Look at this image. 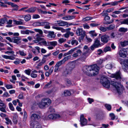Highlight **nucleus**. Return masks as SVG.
<instances>
[{
  "label": "nucleus",
  "mask_w": 128,
  "mask_h": 128,
  "mask_svg": "<svg viewBox=\"0 0 128 128\" xmlns=\"http://www.w3.org/2000/svg\"><path fill=\"white\" fill-rule=\"evenodd\" d=\"M100 82L104 86L108 88L110 87L111 84L116 89L118 93L120 94H121L124 90V88L120 82L112 81L110 83V81L104 76H101Z\"/></svg>",
  "instance_id": "1"
},
{
  "label": "nucleus",
  "mask_w": 128,
  "mask_h": 128,
  "mask_svg": "<svg viewBox=\"0 0 128 128\" xmlns=\"http://www.w3.org/2000/svg\"><path fill=\"white\" fill-rule=\"evenodd\" d=\"M99 69L96 64H94L89 66H84L83 68V70L86 75L90 76L97 74Z\"/></svg>",
  "instance_id": "2"
},
{
  "label": "nucleus",
  "mask_w": 128,
  "mask_h": 128,
  "mask_svg": "<svg viewBox=\"0 0 128 128\" xmlns=\"http://www.w3.org/2000/svg\"><path fill=\"white\" fill-rule=\"evenodd\" d=\"M51 103V100L48 98H45L42 99L38 104L41 108H44L49 105Z\"/></svg>",
  "instance_id": "3"
},
{
  "label": "nucleus",
  "mask_w": 128,
  "mask_h": 128,
  "mask_svg": "<svg viewBox=\"0 0 128 128\" xmlns=\"http://www.w3.org/2000/svg\"><path fill=\"white\" fill-rule=\"evenodd\" d=\"M75 68L74 65L72 63L68 64L66 66L65 70L64 72V75L66 76L71 74Z\"/></svg>",
  "instance_id": "4"
},
{
  "label": "nucleus",
  "mask_w": 128,
  "mask_h": 128,
  "mask_svg": "<svg viewBox=\"0 0 128 128\" xmlns=\"http://www.w3.org/2000/svg\"><path fill=\"white\" fill-rule=\"evenodd\" d=\"M76 33L77 36H80V38L81 40H83L86 35V32L83 30L82 29L78 28L76 30Z\"/></svg>",
  "instance_id": "5"
},
{
  "label": "nucleus",
  "mask_w": 128,
  "mask_h": 128,
  "mask_svg": "<svg viewBox=\"0 0 128 128\" xmlns=\"http://www.w3.org/2000/svg\"><path fill=\"white\" fill-rule=\"evenodd\" d=\"M42 114L39 112L36 113H34L32 114L30 118L32 120L36 121L35 120H38L40 118Z\"/></svg>",
  "instance_id": "6"
},
{
  "label": "nucleus",
  "mask_w": 128,
  "mask_h": 128,
  "mask_svg": "<svg viewBox=\"0 0 128 128\" xmlns=\"http://www.w3.org/2000/svg\"><path fill=\"white\" fill-rule=\"evenodd\" d=\"M101 41L104 44H106L110 40V37L108 35L105 34L102 35L100 37Z\"/></svg>",
  "instance_id": "7"
},
{
  "label": "nucleus",
  "mask_w": 128,
  "mask_h": 128,
  "mask_svg": "<svg viewBox=\"0 0 128 128\" xmlns=\"http://www.w3.org/2000/svg\"><path fill=\"white\" fill-rule=\"evenodd\" d=\"M31 128H42L40 124L37 121H34L30 123Z\"/></svg>",
  "instance_id": "8"
},
{
  "label": "nucleus",
  "mask_w": 128,
  "mask_h": 128,
  "mask_svg": "<svg viewBox=\"0 0 128 128\" xmlns=\"http://www.w3.org/2000/svg\"><path fill=\"white\" fill-rule=\"evenodd\" d=\"M111 77L112 78H115L117 80H120L121 78V73L120 71H118L114 74H111Z\"/></svg>",
  "instance_id": "9"
},
{
  "label": "nucleus",
  "mask_w": 128,
  "mask_h": 128,
  "mask_svg": "<svg viewBox=\"0 0 128 128\" xmlns=\"http://www.w3.org/2000/svg\"><path fill=\"white\" fill-rule=\"evenodd\" d=\"M49 23L47 22H37L34 23L33 25L34 26H42L49 24Z\"/></svg>",
  "instance_id": "10"
},
{
  "label": "nucleus",
  "mask_w": 128,
  "mask_h": 128,
  "mask_svg": "<svg viewBox=\"0 0 128 128\" xmlns=\"http://www.w3.org/2000/svg\"><path fill=\"white\" fill-rule=\"evenodd\" d=\"M60 117L58 114H51L48 116V119L54 120L59 118Z\"/></svg>",
  "instance_id": "11"
},
{
  "label": "nucleus",
  "mask_w": 128,
  "mask_h": 128,
  "mask_svg": "<svg viewBox=\"0 0 128 128\" xmlns=\"http://www.w3.org/2000/svg\"><path fill=\"white\" fill-rule=\"evenodd\" d=\"M80 122L82 126L86 125L87 123V120L84 117V115H81L80 116Z\"/></svg>",
  "instance_id": "12"
},
{
  "label": "nucleus",
  "mask_w": 128,
  "mask_h": 128,
  "mask_svg": "<svg viewBox=\"0 0 128 128\" xmlns=\"http://www.w3.org/2000/svg\"><path fill=\"white\" fill-rule=\"evenodd\" d=\"M117 54L122 58H124L126 56V52L124 50L121 49L118 52Z\"/></svg>",
  "instance_id": "13"
},
{
  "label": "nucleus",
  "mask_w": 128,
  "mask_h": 128,
  "mask_svg": "<svg viewBox=\"0 0 128 128\" xmlns=\"http://www.w3.org/2000/svg\"><path fill=\"white\" fill-rule=\"evenodd\" d=\"M105 22H104V24H108L112 23L114 21L113 20H112L110 21H108V20L110 19V17L108 16H105L104 18Z\"/></svg>",
  "instance_id": "14"
},
{
  "label": "nucleus",
  "mask_w": 128,
  "mask_h": 128,
  "mask_svg": "<svg viewBox=\"0 0 128 128\" xmlns=\"http://www.w3.org/2000/svg\"><path fill=\"white\" fill-rule=\"evenodd\" d=\"M124 63V66H123L122 69L125 72H126V70H128V59H125Z\"/></svg>",
  "instance_id": "15"
},
{
  "label": "nucleus",
  "mask_w": 128,
  "mask_h": 128,
  "mask_svg": "<svg viewBox=\"0 0 128 128\" xmlns=\"http://www.w3.org/2000/svg\"><path fill=\"white\" fill-rule=\"evenodd\" d=\"M57 24L59 26H63L68 25V23L67 22L62 20H58L56 21Z\"/></svg>",
  "instance_id": "16"
},
{
  "label": "nucleus",
  "mask_w": 128,
  "mask_h": 128,
  "mask_svg": "<svg viewBox=\"0 0 128 128\" xmlns=\"http://www.w3.org/2000/svg\"><path fill=\"white\" fill-rule=\"evenodd\" d=\"M34 30L36 32L39 33V34H37L36 36H38L40 37L43 36V32L42 30L39 29H34Z\"/></svg>",
  "instance_id": "17"
},
{
  "label": "nucleus",
  "mask_w": 128,
  "mask_h": 128,
  "mask_svg": "<svg viewBox=\"0 0 128 128\" xmlns=\"http://www.w3.org/2000/svg\"><path fill=\"white\" fill-rule=\"evenodd\" d=\"M101 43L99 40L98 38L95 40L94 44L96 48H98L101 46Z\"/></svg>",
  "instance_id": "18"
},
{
  "label": "nucleus",
  "mask_w": 128,
  "mask_h": 128,
  "mask_svg": "<svg viewBox=\"0 0 128 128\" xmlns=\"http://www.w3.org/2000/svg\"><path fill=\"white\" fill-rule=\"evenodd\" d=\"M75 18L74 16L67 15L62 18V19L65 20H69L73 19Z\"/></svg>",
  "instance_id": "19"
},
{
  "label": "nucleus",
  "mask_w": 128,
  "mask_h": 128,
  "mask_svg": "<svg viewBox=\"0 0 128 128\" xmlns=\"http://www.w3.org/2000/svg\"><path fill=\"white\" fill-rule=\"evenodd\" d=\"M71 94V93L70 91L67 90H65L62 93L61 96H62L63 97L70 96Z\"/></svg>",
  "instance_id": "20"
},
{
  "label": "nucleus",
  "mask_w": 128,
  "mask_h": 128,
  "mask_svg": "<svg viewBox=\"0 0 128 128\" xmlns=\"http://www.w3.org/2000/svg\"><path fill=\"white\" fill-rule=\"evenodd\" d=\"M3 16L4 18H1L0 19V23L1 24H4L6 22L8 21V19L6 17H8V16L5 15H4Z\"/></svg>",
  "instance_id": "21"
},
{
  "label": "nucleus",
  "mask_w": 128,
  "mask_h": 128,
  "mask_svg": "<svg viewBox=\"0 0 128 128\" xmlns=\"http://www.w3.org/2000/svg\"><path fill=\"white\" fill-rule=\"evenodd\" d=\"M15 55H14L13 56H8L6 55H4L2 56V57L4 58L9 59L11 60H13L15 59Z\"/></svg>",
  "instance_id": "22"
},
{
  "label": "nucleus",
  "mask_w": 128,
  "mask_h": 128,
  "mask_svg": "<svg viewBox=\"0 0 128 128\" xmlns=\"http://www.w3.org/2000/svg\"><path fill=\"white\" fill-rule=\"evenodd\" d=\"M77 47H76L73 49H72L68 52L65 53L63 55L64 56H65L68 55L72 54L74 51L76 50Z\"/></svg>",
  "instance_id": "23"
},
{
  "label": "nucleus",
  "mask_w": 128,
  "mask_h": 128,
  "mask_svg": "<svg viewBox=\"0 0 128 128\" xmlns=\"http://www.w3.org/2000/svg\"><path fill=\"white\" fill-rule=\"evenodd\" d=\"M13 39V42L14 43L18 44L20 43L21 42L20 40H21V38L18 37H16L14 38Z\"/></svg>",
  "instance_id": "24"
},
{
  "label": "nucleus",
  "mask_w": 128,
  "mask_h": 128,
  "mask_svg": "<svg viewBox=\"0 0 128 128\" xmlns=\"http://www.w3.org/2000/svg\"><path fill=\"white\" fill-rule=\"evenodd\" d=\"M36 10V8L33 7L25 10V12L28 13H33Z\"/></svg>",
  "instance_id": "25"
},
{
  "label": "nucleus",
  "mask_w": 128,
  "mask_h": 128,
  "mask_svg": "<svg viewBox=\"0 0 128 128\" xmlns=\"http://www.w3.org/2000/svg\"><path fill=\"white\" fill-rule=\"evenodd\" d=\"M22 16L21 17L24 18L26 22L29 21L31 19V16L29 14Z\"/></svg>",
  "instance_id": "26"
},
{
  "label": "nucleus",
  "mask_w": 128,
  "mask_h": 128,
  "mask_svg": "<svg viewBox=\"0 0 128 128\" xmlns=\"http://www.w3.org/2000/svg\"><path fill=\"white\" fill-rule=\"evenodd\" d=\"M55 36L54 32H48V34L47 35V37L50 38H54Z\"/></svg>",
  "instance_id": "27"
},
{
  "label": "nucleus",
  "mask_w": 128,
  "mask_h": 128,
  "mask_svg": "<svg viewBox=\"0 0 128 128\" xmlns=\"http://www.w3.org/2000/svg\"><path fill=\"white\" fill-rule=\"evenodd\" d=\"M47 43L48 46H55L57 44V42L56 41L48 42Z\"/></svg>",
  "instance_id": "28"
},
{
  "label": "nucleus",
  "mask_w": 128,
  "mask_h": 128,
  "mask_svg": "<svg viewBox=\"0 0 128 128\" xmlns=\"http://www.w3.org/2000/svg\"><path fill=\"white\" fill-rule=\"evenodd\" d=\"M121 24H125L128 25V18L122 20L120 22Z\"/></svg>",
  "instance_id": "29"
},
{
  "label": "nucleus",
  "mask_w": 128,
  "mask_h": 128,
  "mask_svg": "<svg viewBox=\"0 0 128 128\" xmlns=\"http://www.w3.org/2000/svg\"><path fill=\"white\" fill-rule=\"evenodd\" d=\"M127 8L126 7H122V8H120L119 9V11H115L114 12H112V13L113 14H120V13H122V12L121 11H120V10H122L126 8Z\"/></svg>",
  "instance_id": "30"
},
{
  "label": "nucleus",
  "mask_w": 128,
  "mask_h": 128,
  "mask_svg": "<svg viewBox=\"0 0 128 128\" xmlns=\"http://www.w3.org/2000/svg\"><path fill=\"white\" fill-rule=\"evenodd\" d=\"M52 28L54 29L58 30H61V32H65V30L61 27L53 26L52 27Z\"/></svg>",
  "instance_id": "31"
},
{
  "label": "nucleus",
  "mask_w": 128,
  "mask_h": 128,
  "mask_svg": "<svg viewBox=\"0 0 128 128\" xmlns=\"http://www.w3.org/2000/svg\"><path fill=\"white\" fill-rule=\"evenodd\" d=\"M89 33L90 34V36L92 37L96 36L97 35L94 30H92L89 32Z\"/></svg>",
  "instance_id": "32"
},
{
  "label": "nucleus",
  "mask_w": 128,
  "mask_h": 128,
  "mask_svg": "<svg viewBox=\"0 0 128 128\" xmlns=\"http://www.w3.org/2000/svg\"><path fill=\"white\" fill-rule=\"evenodd\" d=\"M78 44V41L76 40H75L74 38L71 39V44L74 45V44L76 46Z\"/></svg>",
  "instance_id": "33"
},
{
  "label": "nucleus",
  "mask_w": 128,
  "mask_h": 128,
  "mask_svg": "<svg viewBox=\"0 0 128 128\" xmlns=\"http://www.w3.org/2000/svg\"><path fill=\"white\" fill-rule=\"evenodd\" d=\"M36 40H34L33 42L35 43L38 42L40 40H43L44 38L38 36H36Z\"/></svg>",
  "instance_id": "34"
},
{
  "label": "nucleus",
  "mask_w": 128,
  "mask_h": 128,
  "mask_svg": "<svg viewBox=\"0 0 128 128\" xmlns=\"http://www.w3.org/2000/svg\"><path fill=\"white\" fill-rule=\"evenodd\" d=\"M128 29L127 28H121L119 30V31L120 32H125L127 31Z\"/></svg>",
  "instance_id": "35"
},
{
  "label": "nucleus",
  "mask_w": 128,
  "mask_h": 128,
  "mask_svg": "<svg viewBox=\"0 0 128 128\" xmlns=\"http://www.w3.org/2000/svg\"><path fill=\"white\" fill-rule=\"evenodd\" d=\"M103 51L105 52L108 51H111V48L109 46H106L104 48Z\"/></svg>",
  "instance_id": "36"
},
{
  "label": "nucleus",
  "mask_w": 128,
  "mask_h": 128,
  "mask_svg": "<svg viewBox=\"0 0 128 128\" xmlns=\"http://www.w3.org/2000/svg\"><path fill=\"white\" fill-rule=\"evenodd\" d=\"M100 30L103 32H105L108 30L107 27H105L101 26L99 28Z\"/></svg>",
  "instance_id": "37"
},
{
  "label": "nucleus",
  "mask_w": 128,
  "mask_h": 128,
  "mask_svg": "<svg viewBox=\"0 0 128 128\" xmlns=\"http://www.w3.org/2000/svg\"><path fill=\"white\" fill-rule=\"evenodd\" d=\"M39 44L41 45H44L46 46H48V43L45 40H43L42 41L38 43Z\"/></svg>",
  "instance_id": "38"
},
{
  "label": "nucleus",
  "mask_w": 128,
  "mask_h": 128,
  "mask_svg": "<svg viewBox=\"0 0 128 128\" xmlns=\"http://www.w3.org/2000/svg\"><path fill=\"white\" fill-rule=\"evenodd\" d=\"M120 44L122 46L128 45V40H125L123 42H121Z\"/></svg>",
  "instance_id": "39"
},
{
  "label": "nucleus",
  "mask_w": 128,
  "mask_h": 128,
  "mask_svg": "<svg viewBox=\"0 0 128 128\" xmlns=\"http://www.w3.org/2000/svg\"><path fill=\"white\" fill-rule=\"evenodd\" d=\"M71 57V56L69 55L65 57L62 60L64 63L66 61H67L69 59H70Z\"/></svg>",
  "instance_id": "40"
},
{
  "label": "nucleus",
  "mask_w": 128,
  "mask_h": 128,
  "mask_svg": "<svg viewBox=\"0 0 128 128\" xmlns=\"http://www.w3.org/2000/svg\"><path fill=\"white\" fill-rule=\"evenodd\" d=\"M115 25L114 24L110 25L109 26L107 27L108 30L114 29L115 27Z\"/></svg>",
  "instance_id": "41"
},
{
  "label": "nucleus",
  "mask_w": 128,
  "mask_h": 128,
  "mask_svg": "<svg viewBox=\"0 0 128 128\" xmlns=\"http://www.w3.org/2000/svg\"><path fill=\"white\" fill-rule=\"evenodd\" d=\"M92 19V17L91 16H88L86 17L83 19L84 21L85 22L90 20Z\"/></svg>",
  "instance_id": "42"
},
{
  "label": "nucleus",
  "mask_w": 128,
  "mask_h": 128,
  "mask_svg": "<svg viewBox=\"0 0 128 128\" xmlns=\"http://www.w3.org/2000/svg\"><path fill=\"white\" fill-rule=\"evenodd\" d=\"M104 106L108 110L110 111L111 110V107L110 105L106 104H105Z\"/></svg>",
  "instance_id": "43"
},
{
  "label": "nucleus",
  "mask_w": 128,
  "mask_h": 128,
  "mask_svg": "<svg viewBox=\"0 0 128 128\" xmlns=\"http://www.w3.org/2000/svg\"><path fill=\"white\" fill-rule=\"evenodd\" d=\"M13 21L14 22V24H16L18 25H21L22 24H23L22 22L21 21H17L15 20H13Z\"/></svg>",
  "instance_id": "44"
},
{
  "label": "nucleus",
  "mask_w": 128,
  "mask_h": 128,
  "mask_svg": "<svg viewBox=\"0 0 128 128\" xmlns=\"http://www.w3.org/2000/svg\"><path fill=\"white\" fill-rule=\"evenodd\" d=\"M64 63L62 61V60H61L58 62L56 64V66H58L59 67L61 65H62V64H64Z\"/></svg>",
  "instance_id": "45"
},
{
  "label": "nucleus",
  "mask_w": 128,
  "mask_h": 128,
  "mask_svg": "<svg viewBox=\"0 0 128 128\" xmlns=\"http://www.w3.org/2000/svg\"><path fill=\"white\" fill-rule=\"evenodd\" d=\"M5 119L7 121V122H6V123L7 124H12V123L11 121V120H10L8 118H5Z\"/></svg>",
  "instance_id": "46"
},
{
  "label": "nucleus",
  "mask_w": 128,
  "mask_h": 128,
  "mask_svg": "<svg viewBox=\"0 0 128 128\" xmlns=\"http://www.w3.org/2000/svg\"><path fill=\"white\" fill-rule=\"evenodd\" d=\"M8 105L10 109L12 111H14V109L12 104L11 102H10L9 103Z\"/></svg>",
  "instance_id": "47"
},
{
  "label": "nucleus",
  "mask_w": 128,
  "mask_h": 128,
  "mask_svg": "<svg viewBox=\"0 0 128 128\" xmlns=\"http://www.w3.org/2000/svg\"><path fill=\"white\" fill-rule=\"evenodd\" d=\"M52 81L50 80V82L47 83L45 86L44 87V88H49L51 84L52 83Z\"/></svg>",
  "instance_id": "48"
},
{
  "label": "nucleus",
  "mask_w": 128,
  "mask_h": 128,
  "mask_svg": "<svg viewBox=\"0 0 128 128\" xmlns=\"http://www.w3.org/2000/svg\"><path fill=\"white\" fill-rule=\"evenodd\" d=\"M110 116L111 118V119L112 120H114L115 118V116L114 114L113 113H111L110 114Z\"/></svg>",
  "instance_id": "49"
},
{
  "label": "nucleus",
  "mask_w": 128,
  "mask_h": 128,
  "mask_svg": "<svg viewBox=\"0 0 128 128\" xmlns=\"http://www.w3.org/2000/svg\"><path fill=\"white\" fill-rule=\"evenodd\" d=\"M31 70L30 69H28V70H26L24 72L27 74L30 75L31 72Z\"/></svg>",
  "instance_id": "50"
},
{
  "label": "nucleus",
  "mask_w": 128,
  "mask_h": 128,
  "mask_svg": "<svg viewBox=\"0 0 128 128\" xmlns=\"http://www.w3.org/2000/svg\"><path fill=\"white\" fill-rule=\"evenodd\" d=\"M11 6L13 7L16 8L14 9L15 10H18V6L16 4H14V3H12L11 4Z\"/></svg>",
  "instance_id": "51"
},
{
  "label": "nucleus",
  "mask_w": 128,
  "mask_h": 128,
  "mask_svg": "<svg viewBox=\"0 0 128 128\" xmlns=\"http://www.w3.org/2000/svg\"><path fill=\"white\" fill-rule=\"evenodd\" d=\"M112 68V65L111 64H108L106 66V68L108 69H110Z\"/></svg>",
  "instance_id": "52"
},
{
  "label": "nucleus",
  "mask_w": 128,
  "mask_h": 128,
  "mask_svg": "<svg viewBox=\"0 0 128 128\" xmlns=\"http://www.w3.org/2000/svg\"><path fill=\"white\" fill-rule=\"evenodd\" d=\"M60 53V51L59 50H57L55 51V52H53L52 54L54 56H57L58 55V54Z\"/></svg>",
  "instance_id": "53"
},
{
  "label": "nucleus",
  "mask_w": 128,
  "mask_h": 128,
  "mask_svg": "<svg viewBox=\"0 0 128 128\" xmlns=\"http://www.w3.org/2000/svg\"><path fill=\"white\" fill-rule=\"evenodd\" d=\"M10 96V95H9L8 92H4L2 95V96L4 97H7Z\"/></svg>",
  "instance_id": "54"
},
{
  "label": "nucleus",
  "mask_w": 128,
  "mask_h": 128,
  "mask_svg": "<svg viewBox=\"0 0 128 128\" xmlns=\"http://www.w3.org/2000/svg\"><path fill=\"white\" fill-rule=\"evenodd\" d=\"M86 58V56L85 54L84 53L83 55L80 58V60H81L84 61Z\"/></svg>",
  "instance_id": "55"
},
{
  "label": "nucleus",
  "mask_w": 128,
  "mask_h": 128,
  "mask_svg": "<svg viewBox=\"0 0 128 128\" xmlns=\"http://www.w3.org/2000/svg\"><path fill=\"white\" fill-rule=\"evenodd\" d=\"M20 54L22 56H25L26 55V54L23 51L20 50L19 51Z\"/></svg>",
  "instance_id": "56"
},
{
  "label": "nucleus",
  "mask_w": 128,
  "mask_h": 128,
  "mask_svg": "<svg viewBox=\"0 0 128 128\" xmlns=\"http://www.w3.org/2000/svg\"><path fill=\"white\" fill-rule=\"evenodd\" d=\"M0 3L1 4H0V6L5 8L7 7V6L4 4V3L3 2L0 1Z\"/></svg>",
  "instance_id": "57"
},
{
  "label": "nucleus",
  "mask_w": 128,
  "mask_h": 128,
  "mask_svg": "<svg viewBox=\"0 0 128 128\" xmlns=\"http://www.w3.org/2000/svg\"><path fill=\"white\" fill-rule=\"evenodd\" d=\"M6 108V106L5 107H1L0 108V110L3 112H6V111L5 110V108Z\"/></svg>",
  "instance_id": "58"
},
{
  "label": "nucleus",
  "mask_w": 128,
  "mask_h": 128,
  "mask_svg": "<svg viewBox=\"0 0 128 128\" xmlns=\"http://www.w3.org/2000/svg\"><path fill=\"white\" fill-rule=\"evenodd\" d=\"M40 17V16L38 14H34L32 18H33L36 19L39 18Z\"/></svg>",
  "instance_id": "59"
},
{
  "label": "nucleus",
  "mask_w": 128,
  "mask_h": 128,
  "mask_svg": "<svg viewBox=\"0 0 128 128\" xmlns=\"http://www.w3.org/2000/svg\"><path fill=\"white\" fill-rule=\"evenodd\" d=\"M91 52V51L90 49H88L85 51L84 53V54H86L88 53L89 54H90V53Z\"/></svg>",
  "instance_id": "60"
},
{
  "label": "nucleus",
  "mask_w": 128,
  "mask_h": 128,
  "mask_svg": "<svg viewBox=\"0 0 128 128\" xmlns=\"http://www.w3.org/2000/svg\"><path fill=\"white\" fill-rule=\"evenodd\" d=\"M118 3V2L115 1L111 2V5L112 6H115L117 5Z\"/></svg>",
  "instance_id": "61"
},
{
  "label": "nucleus",
  "mask_w": 128,
  "mask_h": 128,
  "mask_svg": "<svg viewBox=\"0 0 128 128\" xmlns=\"http://www.w3.org/2000/svg\"><path fill=\"white\" fill-rule=\"evenodd\" d=\"M18 98L20 99H23V93H21L18 96Z\"/></svg>",
  "instance_id": "62"
},
{
  "label": "nucleus",
  "mask_w": 128,
  "mask_h": 128,
  "mask_svg": "<svg viewBox=\"0 0 128 128\" xmlns=\"http://www.w3.org/2000/svg\"><path fill=\"white\" fill-rule=\"evenodd\" d=\"M100 25V24H99L92 23L90 24V26L92 27H93L97 26Z\"/></svg>",
  "instance_id": "63"
},
{
  "label": "nucleus",
  "mask_w": 128,
  "mask_h": 128,
  "mask_svg": "<svg viewBox=\"0 0 128 128\" xmlns=\"http://www.w3.org/2000/svg\"><path fill=\"white\" fill-rule=\"evenodd\" d=\"M20 61V60L17 59L14 62V63L16 64H19Z\"/></svg>",
  "instance_id": "64"
}]
</instances>
